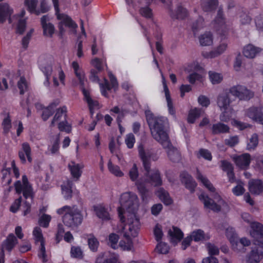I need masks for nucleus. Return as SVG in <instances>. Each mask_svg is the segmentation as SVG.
Returning a JSON list of instances; mask_svg holds the SVG:
<instances>
[{
	"instance_id": "1",
	"label": "nucleus",
	"mask_w": 263,
	"mask_h": 263,
	"mask_svg": "<svg viewBox=\"0 0 263 263\" xmlns=\"http://www.w3.org/2000/svg\"><path fill=\"white\" fill-rule=\"evenodd\" d=\"M120 203L121 206L118 208V212L121 222L125 221V218L123 216L125 209L131 213L130 217L128 218V231L124 233V237L127 240V249L130 250L133 247L130 236L135 237L137 236L140 226L139 219L136 215V211L138 208V200L136 195L126 193L121 195Z\"/></svg>"
},
{
	"instance_id": "2",
	"label": "nucleus",
	"mask_w": 263,
	"mask_h": 263,
	"mask_svg": "<svg viewBox=\"0 0 263 263\" xmlns=\"http://www.w3.org/2000/svg\"><path fill=\"white\" fill-rule=\"evenodd\" d=\"M146 121L153 137L163 146L169 144L168 136L164 130L165 121L163 117H155L149 110L145 111Z\"/></svg>"
},
{
	"instance_id": "3",
	"label": "nucleus",
	"mask_w": 263,
	"mask_h": 263,
	"mask_svg": "<svg viewBox=\"0 0 263 263\" xmlns=\"http://www.w3.org/2000/svg\"><path fill=\"white\" fill-rule=\"evenodd\" d=\"M144 171V176L139 178L136 183V185L143 200L148 196V190L146 186V183H150L155 186H160L162 184L160 172L157 169L152 170L149 167L148 171Z\"/></svg>"
},
{
	"instance_id": "4",
	"label": "nucleus",
	"mask_w": 263,
	"mask_h": 263,
	"mask_svg": "<svg viewBox=\"0 0 263 263\" xmlns=\"http://www.w3.org/2000/svg\"><path fill=\"white\" fill-rule=\"evenodd\" d=\"M62 217L64 224L72 229L78 228L82 222L83 217L81 211L76 206L65 205L57 210Z\"/></svg>"
},
{
	"instance_id": "5",
	"label": "nucleus",
	"mask_w": 263,
	"mask_h": 263,
	"mask_svg": "<svg viewBox=\"0 0 263 263\" xmlns=\"http://www.w3.org/2000/svg\"><path fill=\"white\" fill-rule=\"evenodd\" d=\"M14 186L17 194H20L22 192L24 198L29 199L28 201H25L23 204V208L24 209L23 214L26 216L31 211V204L34 198L32 187L25 175L22 177V183L21 181H17L14 184Z\"/></svg>"
},
{
	"instance_id": "6",
	"label": "nucleus",
	"mask_w": 263,
	"mask_h": 263,
	"mask_svg": "<svg viewBox=\"0 0 263 263\" xmlns=\"http://www.w3.org/2000/svg\"><path fill=\"white\" fill-rule=\"evenodd\" d=\"M251 236L253 238L256 246L263 247V224L258 222L251 223Z\"/></svg>"
},
{
	"instance_id": "7",
	"label": "nucleus",
	"mask_w": 263,
	"mask_h": 263,
	"mask_svg": "<svg viewBox=\"0 0 263 263\" xmlns=\"http://www.w3.org/2000/svg\"><path fill=\"white\" fill-rule=\"evenodd\" d=\"M199 199L203 202L205 208L209 209L215 212H219L221 211V205L225 204V202L222 199L216 203L214 199L210 198L204 193L199 195Z\"/></svg>"
},
{
	"instance_id": "8",
	"label": "nucleus",
	"mask_w": 263,
	"mask_h": 263,
	"mask_svg": "<svg viewBox=\"0 0 263 263\" xmlns=\"http://www.w3.org/2000/svg\"><path fill=\"white\" fill-rule=\"evenodd\" d=\"M232 95L238 98L241 100H249L254 97V92L242 85L234 86L230 88Z\"/></svg>"
},
{
	"instance_id": "9",
	"label": "nucleus",
	"mask_w": 263,
	"mask_h": 263,
	"mask_svg": "<svg viewBox=\"0 0 263 263\" xmlns=\"http://www.w3.org/2000/svg\"><path fill=\"white\" fill-rule=\"evenodd\" d=\"M139 154L142 161L144 170L148 171L149 167L151 166V159L153 161H156L158 159V157L156 154L151 150L147 149L145 151L142 146L139 147Z\"/></svg>"
},
{
	"instance_id": "10",
	"label": "nucleus",
	"mask_w": 263,
	"mask_h": 263,
	"mask_svg": "<svg viewBox=\"0 0 263 263\" xmlns=\"http://www.w3.org/2000/svg\"><path fill=\"white\" fill-rule=\"evenodd\" d=\"M226 34L224 33L222 36H221L220 43L219 45L217 46L213 50L209 53L204 54V57L206 58H216L222 53H223L228 48V42L225 40Z\"/></svg>"
},
{
	"instance_id": "11",
	"label": "nucleus",
	"mask_w": 263,
	"mask_h": 263,
	"mask_svg": "<svg viewBox=\"0 0 263 263\" xmlns=\"http://www.w3.org/2000/svg\"><path fill=\"white\" fill-rule=\"evenodd\" d=\"M231 93L230 89L228 92H224L220 93L217 98V104L220 110H227L230 104L232 102L231 98Z\"/></svg>"
},
{
	"instance_id": "12",
	"label": "nucleus",
	"mask_w": 263,
	"mask_h": 263,
	"mask_svg": "<svg viewBox=\"0 0 263 263\" xmlns=\"http://www.w3.org/2000/svg\"><path fill=\"white\" fill-rule=\"evenodd\" d=\"M261 109V107L252 106L246 110L245 114L252 120L263 123V112Z\"/></svg>"
},
{
	"instance_id": "13",
	"label": "nucleus",
	"mask_w": 263,
	"mask_h": 263,
	"mask_svg": "<svg viewBox=\"0 0 263 263\" xmlns=\"http://www.w3.org/2000/svg\"><path fill=\"white\" fill-rule=\"evenodd\" d=\"M263 258V247L256 246L246 256L248 263H258Z\"/></svg>"
},
{
	"instance_id": "14",
	"label": "nucleus",
	"mask_w": 263,
	"mask_h": 263,
	"mask_svg": "<svg viewBox=\"0 0 263 263\" xmlns=\"http://www.w3.org/2000/svg\"><path fill=\"white\" fill-rule=\"evenodd\" d=\"M13 9L7 3L0 4V23H4L7 19L9 24L12 23L11 15L13 13Z\"/></svg>"
},
{
	"instance_id": "15",
	"label": "nucleus",
	"mask_w": 263,
	"mask_h": 263,
	"mask_svg": "<svg viewBox=\"0 0 263 263\" xmlns=\"http://www.w3.org/2000/svg\"><path fill=\"white\" fill-rule=\"evenodd\" d=\"M41 25L43 29V34L45 36L51 37L54 33V25L49 22L48 15H45L41 19Z\"/></svg>"
},
{
	"instance_id": "16",
	"label": "nucleus",
	"mask_w": 263,
	"mask_h": 263,
	"mask_svg": "<svg viewBox=\"0 0 263 263\" xmlns=\"http://www.w3.org/2000/svg\"><path fill=\"white\" fill-rule=\"evenodd\" d=\"M233 160L236 165L241 169H247L251 162V156L250 154L246 153L233 157Z\"/></svg>"
},
{
	"instance_id": "17",
	"label": "nucleus",
	"mask_w": 263,
	"mask_h": 263,
	"mask_svg": "<svg viewBox=\"0 0 263 263\" xmlns=\"http://www.w3.org/2000/svg\"><path fill=\"white\" fill-rule=\"evenodd\" d=\"M180 180L185 187L190 190L192 193L195 191L197 184L192 177L186 172H182L180 174Z\"/></svg>"
},
{
	"instance_id": "18",
	"label": "nucleus",
	"mask_w": 263,
	"mask_h": 263,
	"mask_svg": "<svg viewBox=\"0 0 263 263\" xmlns=\"http://www.w3.org/2000/svg\"><path fill=\"white\" fill-rule=\"evenodd\" d=\"M68 167L73 178L78 180L82 173L83 165L71 161L69 163Z\"/></svg>"
},
{
	"instance_id": "19",
	"label": "nucleus",
	"mask_w": 263,
	"mask_h": 263,
	"mask_svg": "<svg viewBox=\"0 0 263 263\" xmlns=\"http://www.w3.org/2000/svg\"><path fill=\"white\" fill-rule=\"evenodd\" d=\"M22 146V151H20L18 152V157L21 162L23 163H25L26 162V160L25 157V154L28 161L31 162L32 161V158L31 157V147L29 144L27 142L23 143Z\"/></svg>"
},
{
	"instance_id": "20",
	"label": "nucleus",
	"mask_w": 263,
	"mask_h": 263,
	"mask_svg": "<svg viewBox=\"0 0 263 263\" xmlns=\"http://www.w3.org/2000/svg\"><path fill=\"white\" fill-rule=\"evenodd\" d=\"M60 104V100L57 99L51 103L47 107L43 109L42 112V118L46 121L54 112L55 108Z\"/></svg>"
},
{
	"instance_id": "21",
	"label": "nucleus",
	"mask_w": 263,
	"mask_h": 263,
	"mask_svg": "<svg viewBox=\"0 0 263 263\" xmlns=\"http://www.w3.org/2000/svg\"><path fill=\"white\" fill-rule=\"evenodd\" d=\"M250 191L254 194L258 195L263 192L262 181L261 180H251L249 181Z\"/></svg>"
},
{
	"instance_id": "22",
	"label": "nucleus",
	"mask_w": 263,
	"mask_h": 263,
	"mask_svg": "<svg viewBox=\"0 0 263 263\" xmlns=\"http://www.w3.org/2000/svg\"><path fill=\"white\" fill-rule=\"evenodd\" d=\"M94 211L97 216L103 220H108L110 219L108 209L102 205L94 206Z\"/></svg>"
},
{
	"instance_id": "23",
	"label": "nucleus",
	"mask_w": 263,
	"mask_h": 263,
	"mask_svg": "<svg viewBox=\"0 0 263 263\" xmlns=\"http://www.w3.org/2000/svg\"><path fill=\"white\" fill-rule=\"evenodd\" d=\"M164 148H168L167 155L170 159L174 162H178L180 161L181 157L179 151L176 148L174 147L169 141L168 146H163Z\"/></svg>"
},
{
	"instance_id": "24",
	"label": "nucleus",
	"mask_w": 263,
	"mask_h": 263,
	"mask_svg": "<svg viewBox=\"0 0 263 263\" xmlns=\"http://www.w3.org/2000/svg\"><path fill=\"white\" fill-rule=\"evenodd\" d=\"M260 48L255 47L252 44H248L243 48V55L248 58H254L257 54L261 51Z\"/></svg>"
},
{
	"instance_id": "25",
	"label": "nucleus",
	"mask_w": 263,
	"mask_h": 263,
	"mask_svg": "<svg viewBox=\"0 0 263 263\" xmlns=\"http://www.w3.org/2000/svg\"><path fill=\"white\" fill-rule=\"evenodd\" d=\"M201 8L205 12L215 11L218 5V0H202Z\"/></svg>"
},
{
	"instance_id": "26",
	"label": "nucleus",
	"mask_w": 263,
	"mask_h": 263,
	"mask_svg": "<svg viewBox=\"0 0 263 263\" xmlns=\"http://www.w3.org/2000/svg\"><path fill=\"white\" fill-rule=\"evenodd\" d=\"M168 233L171 238V241L175 243L180 241L183 236V232L175 227H173L172 229L168 231Z\"/></svg>"
},
{
	"instance_id": "27",
	"label": "nucleus",
	"mask_w": 263,
	"mask_h": 263,
	"mask_svg": "<svg viewBox=\"0 0 263 263\" xmlns=\"http://www.w3.org/2000/svg\"><path fill=\"white\" fill-rule=\"evenodd\" d=\"M229 130V127L221 122L214 124L212 127V132L214 135L228 133Z\"/></svg>"
},
{
	"instance_id": "28",
	"label": "nucleus",
	"mask_w": 263,
	"mask_h": 263,
	"mask_svg": "<svg viewBox=\"0 0 263 263\" xmlns=\"http://www.w3.org/2000/svg\"><path fill=\"white\" fill-rule=\"evenodd\" d=\"M170 15L173 18L184 19L188 15V11L186 8L183 7L181 5H179L175 12H172Z\"/></svg>"
},
{
	"instance_id": "29",
	"label": "nucleus",
	"mask_w": 263,
	"mask_h": 263,
	"mask_svg": "<svg viewBox=\"0 0 263 263\" xmlns=\"http://www.w3.org/2000/svg\"><path fill=\"white\" fill-rule=\"evenodd\" d=\"M17 243V240L13 234H10L3 245V249L11 251Z\"/></svg>"
},
{
	"instance_id": "30",
	"label": "nucleus",
	"mask_w": 263,
	"mask_h": 263,
	"mask_svg": "<svg viewBox=\"0 0 263 263\" xmlns=\"http://www.w3.org/2000/svg\"><path fill=\"white\" fill-rule=\"evenodd\" d=\"M54 7L55 10V14L58 19H62L63 21L68 25V23H71V24H73L70 20V17H69L67 15L60 13V8L59 7V0H52ZM69 25V24H68Z\"/></svg>"
},
{
	"instance_id": "31",
	"label": "nucleus",
	"mask_w": 263,
	"mask_h": 263,
	"mask_svg": "<svg viewBox=\"0 0 263 263\" xmlns=\"http://www.w3.org/2000/svg\"><path fill=\"white\" fill-rule=\"evenodd\" d=\"M67 108L65 106L59 108L56 111V113L51 121L50 126H54V123L58 121H61L62 118L63 117L64 119H66L67 117Z\"/></svg>"
},
{
	"instance_id": "32",
	"label": "nucleus",
	"mask_w": 263,
	"mask_h": 263,
	"mask_svg": "<svg viewBox=\"0 0 263 263\" xmlns=\"http://www.w3.org/2000/svg\"><path fill=\"white\" fill-rule=\"evenodd\" d=\"M164 91L165 92V97L167 101V106L168 108L169 112L172 115H175V110L173 107V104L172 101L168 88L166 85L165 81H163Z\"/></svg>"
},
{
	"instance_id": "33",
	"label": "nucleus",
	"mask_w": 263,
	"mask_h": 263,
	"mask_svg": "<svg viewBox=\"0 0 263 263\" xmlns=\"http://www.w3.org/2000/svg\"><path fill=\"white\" fill-rule=\"evenodd\" d=\"M190 236L192 237V240L195 241L206 240L210 239V236L208 234H205L201 230L193 231Z\"/></svg>"
},
{
	"instance_id": "34",
	"label": "nucleus",
	"mask_w": 263,
	"mask_h": 263,
	"mask_svg": "<svg viewBox=\"0 0 263 263\" xmlns=\"http://www.w3.org/2000/svg\"><path fill=\"white\" fill-rule=\"evenodd\" d=\"M199 40L200 44L202 46H210L213 43L212 34L210 32H206L201 35Z\"/></svg>"
},
{
	"instance_id": "35",
	"label": "nucleus",
	"mask_w": 263,
	"mask_h": 263,
	"mask_svg": "<svg viewBox=\"0 0 263 263\" xmlns=\"http://www.w3.org/2000/svg\"><path fill=\"white\" fill-rule=\"evenodd\" d=\"M197 178L199 181H200L210 192H215V188L213 186L212 184L206 177L203 176L198 170L197 171Z\"/></svg>"
},
{
	"instance_id": "36",
	"label": "nucleus",
	"mask_w": 263,
	"mask_h": 263,
	"mask_svg": "<svg viewBox=\"0 0 263 263\" xmlns=\"http://www.w3.org/2000/svg\"><path fill=\"white\" fill-rule=\"evenodd\" d=\"M158 196L160 199L165 204L170 205L172 203V200L166 191L163 189H160L158 191Z\"/></svg>"
},
{
	"instance_id": "37",
	"label": "nucleus",
	"mask_w": 263,
	"mask_h": 263,
	"mask_svg": "<svg viewBox=\"0 0 263 263\" xmlns=\"http://www.w3.org/2000/svg\"><path fill=\"white\" fill-rule=\"evenodd\" d=\"M38 4V0H25V4L27 7L28 10L32 13H35L36 15L40 14V10L36 9V7Z\"/></svg>"
},
{
	"instance_id": "38",
	"label": "nucleus",
	"mask_w": 263,
	"mask_h": 263,
	"mask_svg": "<svg viewBox=\"0 0 263 263\" xmlns=\"http://www.w3.org/2000/svg\"><path fill=\"white\" fill-rule=\"evenodd\" d=\"M202 110L200 109L195 108L191 109L189 114L187 121L190 123H193L195 120L199 118L201 115Z\"/></svg>"
},
{
	"instance_id": "39",
	"label": "nucleus",
	"mask_w": 263,
	"mask_h": 263,
	"mask_svg": "<svg viewBox=\"0 0 263 263\" xmlns=\"http://www.w3.org/2000/svg\"><path fill=\"white\" fill-rule=\"evenodd\" d=\"M258 144V137L256 134H253L249 139L247 148L249 151L254 150Z\"/></svg>"
},
{
	"instance_id": "40",
	"label": "nucleus",
	"mask_w": 263,
	"mask_h": 263,
	"mask_svg": "<svg viewBox=\"0 0 263 263\" xmlns=\"http://www.w3.org/2000/svg\"><path fill=\"white\" fill-rule=\"evenodd\" d=\"M59 20H60L61 22L59 24V36L61 38L63 37V34L65 32V30L63 28V25H65L66 26H67L69 28H72V29H76L77 27V25L71 20V18L70 17V20H71V22L73 23V24L71 23H69V25H67L66 23H65L62 19H58Z\"/></svg>"
},
{
	"instance_id": "41",
	"label": "nucleus",
	"mask_w": 263,
	"mask_h": 263,
	"mask_svg": "<svg viewBox=\"0 0 263 263\" xmlns=\"http://www.w3.org/2000/svg\"><path fill=\"white\" fill-rule=\"evenodd\" d=\"M108 168L110 173L117 177L123 176V173L120 170V167L117 165H114L111 160L108 162Z\"/></svg>"
},
{
	"instance_id": "42",
	"label": "nucleus",
	"mask_w": 263,
	"mask_h": 263,
	"mask_svg": "<svg viewBox=\"0 0 263 263\" xmlns=\"http://www.w3.org/2000/svg\"><path fill=\"white\" fill-rule=\"evenodd\" d=\"M17 85L20 90V95H23L25 92L28 90V84L24 77H21Z\"/></svg>"
},
{
	"instance_id": "43",
	"label": "nucleus",
	"mask_w": 263,
	"mask_h": 263,
	"mask_svg": "<svg viewBox=\"0 0 263 263\" xmlns=\"http://www.w3.org/2000/svg\"><path fill=\"white\" fill-rule=\"evenodd\" d=\"M128 175L130 180L132 181L135 182V183L139 180V172L137 165L135 163L134 164L133 167L129 170Z\"/></svg>"
},
{
	"instance_id": "44",
	"label": "nucleus",
	"mask_w": 263,
	"mask_h": 263,
	"mask_svg": "<svg viewBox=\"0 0 263 263\" xmlns=\"http://www.w3.org/2000/svg\"><path fill=\"white\" fill-rule=\"evenodd\" d=\"M36 242H40V245L45 244V241L42 235V230L39 227H35L33 231Z\"/></svg>"
},
{
	"instance_id": "45",
	"label": "nucleus",
	"mask_w": 263,
	"mask_h": 263,
	"mask_svg": "<svg viewBox=\"0 0 263 263\" xmlns=\"http://www.w3.org/2000/svg\"><path fill=\"white\" fill-rule=\"evenodd\" d=\"M72 183L68 182L66 185H62V190L65 198L66 199H70L72 197Z\"/></svg>"
},
{
	"instance_id": "46",
	"label": "nucleus",
	"mask_w": 263,
	"mask_h": 263,
	"mask_svg": "<svg viewBox=\"0 0 263 263\" xmlns=\"http://www.w3.org/2000/svg\"><path fill=\"white\" fill-rule=\"evenodd\" d=\"M209 74L210 79L213 84H219L222 80V77L220 73L214 71H209Z\"/></svg>"
},
{
	"instance_id": "47",
	"label": "nucleus",
	"mask_w": 263,
	"mask_h": 263,
	"mask_svg": "<svg viewBox=\"0 0 263 263\" xmlns=\"http://www.w3.org/2000/svg\"><path fill=\"white\" fill-rule=\"evenodd\" d=\"M84 96L85 100L87 102L89 107H91L92 108H94L95 107L98 106V102L93 100L90 98L89 92L88 90H84Z\"/></svg>"
},
{
	"instance_id": "48",
	"label": "nucleus",
	"mask_w": 263,
	"mask_h": 263,
	"mask_svg": "<svg viewBox=\"0 0 263 263\" xmlns=\"http://www.w3.org/2000/svg\"><path fill=\"white\" fill-rule=\"evenodd\" d=\"M88 244L90 249L93 252H96L97 251L99 242L97 239L93 236H90L88 238Z\"/></svg>"
},
{
	"instance_id": "49",
	"label": "nucleus",
	"mask_w": 263,
	"mask_h": 263,
	"mask_svg": "<svg viewBox=\"0 0 263 263\" xmlns=\"http://www.w3.org/2000/svg\"><path fill=\"white\" fill-rule=\"evenodd\" d=\"M70 254L72 257L79 259H82L83 258V252L79 247H72L70 250Z\"/></svg>"
},
{
	"instance_id": "50",
	"label": "nucleus",
	"mask_w": 263,
	"mask_h": 263,
	"mask_svg": "<svg viewBox=\"0 0 263 263\" xmlns=\"http://www.w3.org/2000/svg\"><path fill=\"white\" fill-rule=\"evenodd\" d=\"M204 25V20L202 17H199L198 20L192 25V30L194 33L198 30L203 28Z\"/></svg>"
},
{
	"instance_id": "51",
	"label": "nucleus",
	"mask_w": 263,
	"mask_h": 263,
	"mask_svg": "<svg viewBox=\"0 0 263 263\" xmlns=\"http://www.w3.org/2000/svg\"><path fill=\"white\" fill-rule=\"evenodd\" d=\"M58 128L60 130L68 133H70L71 131V126L68 124L66 119L59 123Z\"/></svg>"
},
{
	"instance_id": "52",
	"label": "nucleus",
	"mask_w": 263,
	"mask_h": 263,
	"mask_svg": "<svg viewBox=\"0 0 263 263\" xmlns=\"http://www.w3.org/2000/svg\"><path fill=\"white\" fill-rule=\"evenodd\" d=\"M239 142V137L237 136L230 137L224 140V144L230 147H233Z\"/></svg>"
},
{
	"instance_id": "53",
	"label": "nucleus",
	"mask_w": 263,
	"mask_h": 263,
	"mask_svg": "<svg viewBox=\"0 0 263 263\" xmlns=\"http://www.w3.org/2000/svg\"><path fill=\"white\" fill-rule=\"evenodd\" d=\"M139 11L142 16L147 18H152L153 17L152 10L148 7L141 8Z\"/></svg>"
},
{
	"instance_id": "54",
	"label": "nucleus",
	"mask_w": 263,
	"mask_h": 263,
	"mask_svg": "<svg viewBox=\"0 0 263 263\" xmlns=\"http://www.w3.org/2000/svg\"><path fill=\"white\" fill-rule=\"evenodd\" d=\"M42 71L44 73L46 77H47V85H49V79L52 71V66L50 64L42 67Z\"/></svg>"
},
{
	"instance_id": "55",
	"label": "nucleus",
	"mask_w": 263,
	"mask_h": 263,
	"mask_svg": "<svg viewBox=\"0 0 263 263\" xmlns=\"http://www.w3.org/2000/svg\"><path fill=\"white\" fill-rule=\"evenodd\" d=\"M125 142L128 148H132L133 147L134 143H135V138L134 135L130 133L126 135Z\"/></svg>"
},
{
	"instance_id": "56",
	"label": "nucleus",
	"mask_w": 263,
	"mask_h": 263,
	"mask_svg": "<svg viewBox=\"0 0 263 263\" xmlns=\"http://www.w3.org/2000/svg\"><path fill=\"white\" fill-rule=\"evenodd\" d=\"M156 249L160 253L166 254L168 252L169 247L165 243L160 242L158 244Z\"/></svg>"
},
{
	"instance_id": "57",
	"label": "nucleus",
	"mask_w": 263,
	"mask_h": 263,
	"mask_svg": "<svg viewBox=\"0 0 263 263\" xmlns=\"http://www.w3.org/2000/svg\"><path fill=\"white\" fill-rule=\"evenodd\" d=\"M50 220H51V217L49 215H48L46 214H44L40 218V220H39L40 224V226H41L44 228H47L49 225V223Z\"/></svg>"
},
{
	"instance_id": "58",
	"label": "nucleus",
	"mask_w": 263,
	"mask_h": 263,
	"mask_svg": "<svg viewBox=\"0 0 263 263\" xmlns=\"http://www.w3.org/2000/svg\"><path fill=\"white\" fill-rule=\"evenodd\" d=\"M34 31L33 29H31L26 34L25 36H24L22 41V44L23 47L25 49H26L28 47V45L29 42V41L32 36V34Z\"/></svg>"
},
{
	"instance_id": "59",
	"label": "nucleus",
	"mask_w": 263,
	"mask_h": 263,
	"mask_svg": "<svg viewBox=\"0 0 263 263\" xmlns=\"http://www.w3.org/2000/svg\"><path fill=\"white\" fill-rule=\"evenodd\" d=\"M154 233L157 241H159L162 237L163 233L161 229V227L160 225L157 224L154 230Z\"/></svg>"
},
{
	"instance_id": "60",
	"label": "nucleus",
	"mask_w": 263,
	"mask_h": 263,
	"mask_svg": "<svg viewBox=\"0 0 263 263\" xmlns=\"http://www.w3.org/2000/svg\"><path fill=\"white\" fill-rule=\"evenodd\" d=\"M26 25V20L24 19H20L17 24L16 32L20 34H23L25 30Z\"/></svg>"
},
{
	"instance_id": "61",
	"label": "nucleus",
	"mask_w": 263,
	"mask_h": 263,
	"mask_svg": "<svg viewBox=\"0 0 263 263\" xmlns=\"http://www.w3.org/2000/svg\"><path fill=\"white\" fill-rule=\"evenodd\" d=\"M207 248L209 253L211 256L216 255L219 254V249L214 245L209 243L207 244Z\"/></svg>"
},
{
	"instance_id": "62",
	"label": "nucleus",
	"mask_w": 263,
	"mask_h": 263,
	"mask_svg": "<svg viewBox=\"0 0 263 263\" xmlns=\"http://www.w3.org/2000/svg\"><path fill=\"white\" fill-rule=\"evenodd\" d=\"M221 167L223 171L227 172L234 170L232 164L227 160L221 161Z\"/></svg>"
},
{
	"instance_id": "63",
	"label": "nucleus",
	"mask_w": 263,
	"mask_h": 263,
	"mask_svg": "<svg viewBox=\"0 0 263 263\" xmlns=\"http://www.w3.org/2000/svg\"><path fill=\"white\" fill-rule=\"evenodd\" d=\"M22 200V198L21 196H20L18 199H16L10 207V211L13 213L16 212L21 206Z\"/></svg>"
},
{
	"instance_id": "64",
	"label": "nucleus",
	"mask_w": 263,
	"mask_h": 263,
	"mask_svg": "<svg viewBox=\"0 0 263 263\" xmlns=\"http://www.w3.org/2000/svg\"><path fill=\"white\" fill-rule=\"evenodd\" d=\"M64 232L65 231L63 225L62 224H59L58 226V231L55 238L57 243H59L62 239Z\"/></svg>"
}]
</instances>
